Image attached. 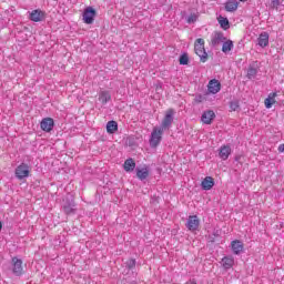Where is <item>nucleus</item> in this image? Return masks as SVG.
<instances>
[{
	"mask_svg": "<svg viewBox=\"0 0 284 284\" xmlns=\"http://www.w3.org/2000/svg\"><path fill=\"white\" fill-rule=\"evenodd\" d=\"M226 12H236L239 10V1L227 0L224 4Z\"/></svg>",
	"mask_w": 284,
	"mask_h": 284,
	"instance_id": "17",
	"label": "nucleus"
},
{
	"mask_svg": "<svg viewBox=\"0 0 284 284\" xmlns=\"http://www.w3.org/2000/svg\"><path fill=\"white\" fill-rule=\"evenodd\" d=\"M217 21H219L222 30H230V20H227V18H224L223 16H220L217 18Z\"/></svg>",
	"mask_w": 284,
	"mask_h": 284,
	"instance_id": "25",
	"label": "nucleus"
},
{
	"mask_svg": "<svg viewBox=\"0 0 284 284\" xmlns=\"http://www.w3.org/2000/svg\"><path fill=\"white\" fill-rule=\"evenodd\" d=\"M12 272L16 276H22L23 274V261L18 257H12Z\"/></svg>",
	"mask_w": 284,
	"mask_h": 284,
	"instance_id": "6",
	"label": "nucleus"
},
{
	"mask_svg": "<svg viewBox=\"0 0 284 284\" xmlns=\"http://www.w3.org/2000/svg\"><path fill=\"white\" fill-rule=\"evenodd\" d=\"M29 19L34 23H39L40 21H43V19H45V12L42 10L36 9L30 12Z\"/></svg>",
	"mask_w": 284,
	"mask_h": 284,
	"instance_id": "8",
	"label": "nucleus"
},
{
	"mask_svg": "<svg viewBox=\"0 0 284 284\" xmlns=\"http://www.w3.org/2000/svg\"><path fill=\"white\" fill-rule=\"evenodd\" d=\"M242 3H245V1H247V0H240Z\"/></svg>",
	"mask_w": 284,
	"mask_h": 284,
	"instance_id": "36",
	"label": "nucleus"
},
{
	"mask_svg": "<svg viewBox=\"0 0 284 284\" xmlns=\"http://www.w3.org/2000/svg\"><path fill=\"white\" fill-rule=\"evenodd\" d=\"M233 48H234V42H232V40L223 41L222 52H224V54H227V52H232Z\"/></svg>",
	"mask_w": 284,
	"mask_h": 284,
	"instance_id": "23",
	"label": "nucleus"
},
{
	"mask_svg": "<svg viewBox=\"0 0 284 284\" xmlns=\"http://www.w3.org/2000/svg\"><path fill=\"white\" fill-rule=\"evenodd\" d=\"M281 6V1L278 0H272V7L273 8H278Z\"/></svg>",
	"mask_w": 284,
	"mask_h": 284,
	"instance_id": "31",
	"label": "nucleus"
},
{
	"mask_svg": "<svg viewBox=\"0 0 284 284\" xmlns=\"http://www.w3.org/2000/svg\"><path fill=\"white\" fill-rule=\"evenodd\" d=\"M239 108V102H231L230 103V109L232 112H236V109Z\"/></svg>",
	"mask_w": 284,
	"mask_h": 284,
	"instance_id": "30",
	"label": "nucleus"
},
{
	"mask_svg": "<svg viewBox=\"0 0 284 284\" xmlns=\"http://www.w3.org/2000/svg\"><path fill=\"white\" fill-rule=\"evenodd\" d=\"M199 225H201V220L196 215H190L186 222V227L190 232H196L199 230Z\"/></svg>",
	"mask_w": 284,
	"mask_h": 284,
	"instance_id": "5",
	"label": "nucleus"
},
{
	"mask_svg": "<svg viewBox=\"0 0 284 284\" xmlns=\"http://www.w3.org/2000/svg\"><path fill=\"white\" fill-rule=\"evenodd\" d=\"M230 154H232V148H230V145L221 146L220 159H222V161H227V159H230Z\"/></svg>",
	"mask_w": 284,
	"mask_h": 284,
	"instance_id": "16",
	"label": "nucleus"
},
{
	"mask_svg": "<svg viewBox=\"0 0 284 284\" xmlns=\"http://www.w3.org/2000/svg\"><path fill=\"white\" fill-rule=\"evenodd\" d=\"M276 97H278V94L276 92H272L267 95V98L264 100V105L267 110H270L272 108V105H275L276 103Z\"/></svg>",
	"mask_w": 284,
	"mask_h": 284,
	"instance_id": "14",
	"label": "nucleus"
},
{
	"mask_svg": "<svg viewBox=\"0 0 284 284\" xmlns=\"http://www.w3.org/2000/svg\"><path fill=\"white\" fill-rule=\"evenodd\" d=\"M215 118H216V114L214 113V111L209 110L202 114L201 121L205 125H211L212 121H214Z\"/></svg>",
	"mask_w": 284,
	"mask_h": 284,
	"instance_id": "11",
	"label": "nucleus"
},
{
	"mask_svg": "<svg viewBox=\"0 0 284 284\" xmlns=\"http://www.w3.org/2000/svg\"><path fill=\"white\" fill-rule=\"evenodd\" d=\"M116 130H119V124L116 123V121H109L106 123V132L109 134H114V132H116Z\"/></svg>",
	"mask_w": 284,
	"mask_h": 284,
	"instance_id": "24",
	"label": "nucleus"
},
{
	"mask_svg": "<svg viewBox=\"0 0 284 284\" xmlns=\"http://www.w3.org/2000/svg\"><path fill=\"white\" fill-rule=\"evenodd\" d=\"M207 90L210 94H219L221 92V82L216 79H213L207 84Z\"/></svg>",
	"mask_w": 284,
	"mask_h": 284,
	"instance_id": "10",
	"label": "nucleus"
},
{
	"mask_svg": "<svg viewBox=\"0 0 284 284\" xmlns=\"http://www.w3.org/2000/svg\"><path fill=\"white\" fill-rule=\"evenodd\" d=\"M94 17H97V10L94 8L88 7L84 9L82 19L88 26L94 23Z\"/></svg>",
	"mask_w": 284,
	"mask_h": 284,
	"instance_id": "4",
	"label": "nucleus"
},
{
	"mask_svg": "<svg viewBox=\"0 0 284 284\" xmlns=\"http://www.w3.org/2000/svg\"><path fill=\"white\" fill-rule=\"evenodd\" d=\"M123 168L125 172H134V168H136V162H134L133 159H128L124 161Z\"/></svg>",
	"mask_w": 284,
	"mask_h": 284,
	"instance_id": "21",
	"label": "nucleus"
},
{
	"mask_svg": "<svg viewBox=\"0 0 284 284\" xmlns=\"http://www.w3.org/2000/svg\"><path fill=\"white\" fill-rule=\"evenodd\" d=\"M226 41L222 32L215 31L211 38V45H219Z\"/></svg>",
	"mask_w": 284,
	"mask_h": 284,
	"instance_id": "13",
	"label": "nucleus"
},
{
	"mask_svg": "<svg viewBox=\"0 0 284 284\" xmlns=\"http://www.w3.org/2000/svg\"><path fill=\"white\" fill-rule=\"evenodd\" d=\"M40 128L43 132H52L54 129V119L52 118H44L40 122Z\"/></svg>",
	"mask_w": 284,
	"mask_h": 284,
	"instance_id": "7",
	"label": "nucleus"
},
{
	"mask_svg": "<svg viewBox=\"0 0 284 284\" xmlns=\"http://www.w3.org/2000/svg\"><path fill=\"white\" fill-rule=\"evenodd\" d=\"M185 284H196V280H189Z\"/></svg>",
	"mask_w": 284,
	"mask_h": 284,
	"instance_id": "34",
	"label": "nucleus"
},
{
	"mask_svg": "<svg viewBox=\"0 0 284 284\" xmlns=\"http://www.w3.org/2000/svg\"><path fill=\"white\" fill-rule=\"evenodd\" d=\"M278 152H284V144L278 145Z\"/></svg>",
	"mask_w": 284,
	"mask_h": 284,
	"instance_id": "33",
	"label": "nucleus"
},
{
	"mask_svg": "<svg viewBox=\"0 0 284 284\" xmlns=\"http://www.w3.org/2000/svg\"><path fill=\"white\" fill-rule=\"evenodd\" d=\"M99 101L102 102L103 105L108 103L109 101H112V95L110 94V91H101L99 93Z\"/></svg>",
	"mask_w": 284,
	"mask_h": 284,
	"instance_id": "20",
	"label": "nucleus"
},
{
	"mask_svg": "<svg viewBox=\"0 0 284 284\" xmlns=\"http://www.w3.org/2000/svg\"><path fill=\"white\" fill-rule=\"evenodd\" d=\"M202 190H212L214 187V178L212 176H206L202 183Z\"/></svg>",
	"mask_w": 284,
	"mask_h": 284,
	"instance_id": "18",
	"label": "nucleus"
},
{
	"mask_svg": "<svg viewBox=\"0 0 284 284\" xmlns=\"http://www.w3.org/2000/svg\"><path fill=\"white\" fill-rule=\"evenodd\" d=\"M194 52L200 58L201 63H207L210 55H207V51H205V40H203V38L195 40Z\"/></svg>",
	"mask_w": 284,
	"mask_h": 284,
	"instance_id": "1",
	"label": "nucleus"
},
{
	"mask_svg": "<svg viewBox=\"0 0 284 284\" xmlns=\"http://www.w3.org/2000/svg\"><path fill=\"white\" fill-rule=\"evenodd\" d=\"M256 74H258V70H256L254 67H250L246 74L247 79H254Z\"/></svg>",
	"mask_w": 284,
	"mask_h": 284,
	"instance_id": "26",
	"label": "nucleus"
},
{
	"mask_svg": "<svg viewBox=\"0 0 284 284\" xmlns=\"http://www.w3.org/2000/svg\"><path fill=\"white\" fill-rule=\"evenodd\" d=\"M173 116H174V111L172 109L166 111V114L162 121V128H160V129L168 130V128H170V125H172Z\"/></svg>",
	"mask_w": 284,
	"mask_h": 284,
	"instance_id": "9",
	"label": "nucleus"
},
{
	"mask_svg": "<svg viewBox=\"0 0 284 284\" xmlns=\"http://www.w3.org/2000/svg\"><path fill=\"white\" fill-rule=\"evenodd\" d=\"M244 248H245V245L240 240H234L231 242V250L233 254L239 255L241 254V252H243Z\"/></svg>",
	"mask_w": 284,
	"mask_h": 284,
	"instance_id": "12",
	"label": "nucleus"
},
{
	"mask_svg": "<svg viewBox=\"0 0 284 284\" xmlns=\"http://www.w3.org/2000/svg\"><path fill=\"white\" fill-rule=\"evenodd\" d=\"M63 210L67 214H74V209L72 207V205H64Z\"/></svg>",
	"mask_w": 284,
	"mask_h": 284,
	"instance_id": "29",
	"label": "nucleus"
},
{
	"mask_svg": "<svg viewBox=\"0 0 284 284\" xmlns=\"http://www.w3.org/2000/svg\"><path fill=\"white\" fill-rule=\"evenodd\" d=\"M16 176L21 181L22 179H28L30 176V165L21 163L16 169Z\"/></svg>",
	"mask_w": 284,
	"mask_h": 284,
	"instance_id": "3",
	"label": "nucleus"
},
{
	"mask_svg": "<svg viewBox=\"0 0 284 284\" xmlns=\"http://www.w3.org/2000/svg\"><path fill=\"white\" fill-rule=\"evenodd\" d=\"M197 20H199V14H196V13H191V14L186 18V23H196Z\"/></svg>",
	"mask_w": 284,
	"mask_h": 284,
	"instance_id": "27",
	"label": "nucleus"
},
{
	"mask_svg": "<svg viewBox=\"0 0 284 284\" xmlns=\"http://www.w3.org/2000/svg\"><path fill=\"white\" fill-rule=\"evenodd\" d=\"M162 139H163V129L153 128V131L151 132V138H150L151 148H158Z\"/></svg>",
	"mask_w": 284,
	"mask_h": 284,
	"instance_id": "2",
	"label": "nucleus"
},
{
	"mask_svg": "<svg viewBox=\"0 0 284 284\" xmlns=\"http://www.w3.org/2000/svg\"><path fill=\"white\" fill-rule=\"evenodd\" d=\"M2 227H3V224L0 222V232H1Z\"/></svg>",
	"mask_w": 284,
	"mask_h": 284,
	"instance_id": "35",
	"label": "nucleus"
},
{
	"mask_svg": "<svg viewBox=\"0 0 284 284\" xmlns=\"http://www.w3.org/2000/svg\"><path fill=\"white\" fill-rule=\"evenodd\" d=\"M222 266L224 270H232L234 267V257L225 256L222 258Z\"/></svg>",
	"mask_w": 284,
	"mask_h": 284,
	"instance_id": "19",
	"label": "nucleus"
},
{
	"mask_svg": "<svg viewBox=\"0 0 284 284\" xmlns=\"http://www.w3.org/2000/svg\"><path fill=\"white\" fill-rule=\"evenodd\" d=\"M136 176L140 181H145L150 176V170L148 168H142L136 170Z\"/></svg>",
	"mask_w": 284,
	"mask_h": 284,
	"instance_id": "22",
	"label": "nucleus"
},
{
	"mask_svg": "<svg viewBox=\"0 0 284 284\" xmlns=\"http://www.w3.org/2000/svg\"><path fill=\"white\" fill-rule=\"evenodd\" d=\"M156 90H160V87H156Z\"/></svg>",
	"mask_w": 284,
	"mask_h": 284,
	"instance_id": "37",
	"label": "nucleus"
},
{
	"mask_svg": "<svg viewBox=\"0 0 284 284\" xmlns=\"http://www.w3.org/2000/svg\"><path fill=\"white\" fill-rule=\"evenodd\" d=\"M187 63H190V58L187 54H182L180 57V65H187Z\"/></svg>",
	"mask_w": 284,
	"mask_h": 284,
	"instance_id": "28",
	"label": "nucleus"
},
{
	"mask_svg": "<svg viewBox=\"0 0 284 284\" xmlns=\"http://www.w3.org/2000/svg\"><path fill=\"white\" fill-rule=\"evenodd\" d=\"M257 41L261 48H267V45H270V34L267 32H262Z\"/></svg>",
	"mask_w": 284,
	"mask_h": 284,
	"instance_id": "15",
	"label": "nucleus"
},
{
	"mask_svg": "<svg viewBox=\"0 0 284 284\" xmlns=\"http://www.w3.org/2000/svg\"><path fill=\"white\" fill-rule=\"evenodd\" d=\"M134 265H136V261H134V260H130L129 261V267H134Z\"/></svg>",
	"mask_w": 284,
	"mask_h": 284,
	"instance_id": "32",
	"label": "nucleus"
}]
</instances>
